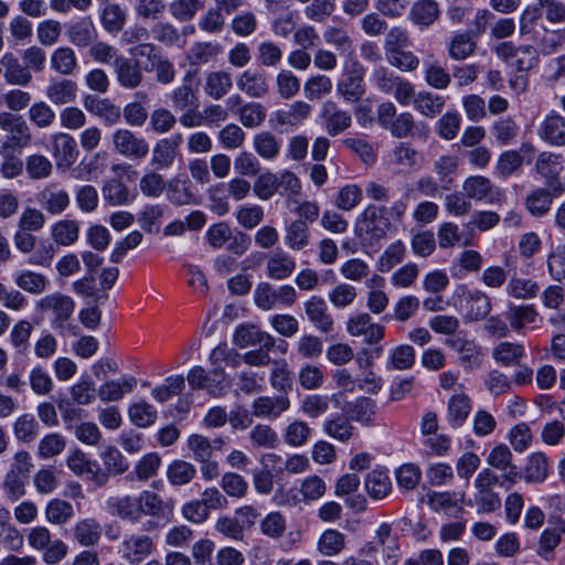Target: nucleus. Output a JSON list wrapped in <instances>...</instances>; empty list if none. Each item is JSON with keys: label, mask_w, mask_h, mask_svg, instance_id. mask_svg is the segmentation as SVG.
I'll list each match as a JSON object with an SVG mask.
<instances>
[{"label": "nucleus", "mask_w": 565, "mask_h": 565, "mask_svg": "<svg viewBox=\"0 0 565 565\" xmlns=\"http://www.w3.org/2000/svg\"><path fill=\"white\" fill-rule=\"evenodd\" d=\"M391 226L387 207L370 204L358 217L355 233L362 242L374 245L386 236Z\"/></svg>", "instance_id": "f257e3e1"}, {"label": "nucleus", "mask_w": 565, "mask_h": 565, "mask_svg": "<svg viewBox=\"0 0 565 565\" xmlns=\"http://www.w3.org/2000/svg\"><path fill=\"white\" fill-rule=\"evenodd\" d=\"M454 300L459 313L470 321L482 320L491 310L489 296L481 290L470 289L467 285L457 286Z\"/></svg>", "instance_id": "f03ea898"}, {"label": "nucleus", "mask_w": 565, "mask_h": 565, "mask_svg": "<svg viewBox=\"0 0 565 565\" xmlns=\"http://www.w3.org/2000/svg\"><path fill=\"white\" fill-rule=\"evenodd\" d=\"M0 129L6 132V139L0 145L3 151L18 150V153L32 143L33 136L30 126L21 115L8 111L0 113Z\"/></svg>", "instance_id": "7ed1b4c3"}, {"label": "nucleus", "mask_w": 565, "mask_h": 565, "mask_svg": "<svg viewBox=\"0 0 565 565\" xmlns=\"http://www.w3.org/2000/svg\"><path fill=\"white\" fill-rule=\"evenodd\" d=\"M365 68L358 57L347 58L343 73L337 83V93L348 103H358L365 94Z\"/></svg>", "instance_id": "20e7f679"}, {"label": "nucleus", "mask_w": 565, "mask_h": 565, "mask_svg": "<svg viewBox=\"0 0 565 565\" xmlns=\"http://www.w3.org/2000/svg\"><path fill=\"white\" fill-rule=\"evenodd\" d=\"M297 300V291L290 285L275 288L268 282H260L254 290L255 305L263 310H271L278 305L291 307Z\"/></svg>", "instance_id": "39448f33"}, {"label": "nucleus", "mask_w": 565, "mask_h": 565, "mask_svg": "<svg viewBox=\"0 0 565 565\" xmlns=\"http://www.w3.org/2000/svg\"><path fill=\"white\" fill-rule=\"evenodd\" d=\"M156 548L151 536L141 533L126 534L119 545L121 558L130 565H139L148 558Z\"/></svg>", "instance_id": "423d86ee"}, {"label": "nucleus", "mask_w": 565, "mask_h": 565, "mask_svg": "<svg viewBox=\"0 0 565 565\" xmlns=\"http://www.w3.org/2000/svg\"><path fill=\"white\" fill-rule=\"evenodd\" d=\"M111 141L117 153L132 160H141L149 153L148 141L126 128L117 129L111 136Z\"/></svg>", "instance_id": "0eeeda50"}, {"label": "nucleus", "mask_w": 565, "mask_h": 565, "mask_svg": "<svg viewBox=\"0 0 565 565\" xmlns=\"http://www.w3.org/2000/svg\"><path fill=\"white\" fill-rule=\"evenodd\" d=\"M427 504L429 508L438 513H444L448 516H459L463 512V505H472V501H466L465 492L443 491V492H428L426 493Z\"/></svg>", "instance_id": "6e6552de"}, {"label": "nucleus", "mask_w": 565, "mask_h": 565, "mask_svg": "<svg viewBox=\"0 0 565 565\" xmlns=\"http://www.w3.org/2000/svg\"><path fill=\"white\" fill-rule=\"evenodd\" d=\"M183 142V136L180 132L158 140L152 149L151 164L156 170H167L171 168L180 154V146Z\"/></svg>", "instance_id": "1a4fd4ad"}, {"label": "nucleus", "mask_w": 565, "mask_h": 565, "mask_svg": "<svg viewBox=\"0 0 565 565\" xmlns=\"http://www.w3.org/2000/svg\"><path fill=\"white\" fill-rule=\"evenodd\" d=\"M347 331L352 337H363L367 344L379 343L385 334L384 326L375 323L369 313H359L349 318Z\"/></svg>", "instance_id": "9d476101"}, {"label": "nucleus", "mask_w": 565, "mask_h": 565, "mask_svg": "<svg viewBox=\"0 0 565 565\" xmlns=\"http://www.w3.org/2000/svg\"><path fill=\"white\" fill-rule=\"evenodd\" d=\"M320 117L324 121L326 131L331 137L340 135L352 125L351 114L341 109L333 100H327L322 104Z\"/></svg>", "instance_id": "9b49d317"}, {"label": "nucleus", "mask_w": 565, "mask_h": 565, "mask_svg": "<svg viewBox=\"0 0 565 565\" xmlns=\"http://www.w3.org/2000/svg\"><path fill=\"white\" fill-rule=\"evenodd\" d=\"M308 320L322 333H331L334 330V320L328 310L326 300L320 296H311L303 303Z\"/></svg>", "instance_id": "f8f14e48"}, {"label": "nucleus", "mask_w": 565, "mask_h": 565, "mask_svg": "<svg viewBox=\"0 0 565 565\" xmlns=\"http://www.w3.org/2000/svg\"><path fill=\"white\" fill-rule=\"evenodd\" d=\"M113 65L116 79L121 87L135 89L142 83L143 73L138 61L119 55Z\"/></svg>", "instance_id": "ddd939ff"}, {"label": "nucleus", "mask_w": 565, "mask_h": 565, "mask_svg": "<svg viewBox=\"0 0 565 565\" xmlns=\"http://www.w3.org/2000/svg\"><path fill=\"white\" fill-rule=\"evenodd\" d=\"M507 317L511 328L523 333L540 328L543 321L532 305L510 306Z\"/></svg>", "instance_id": "4468645a"}, {"label": "nucleus", "mask_w": 565, "mask_h": 565, "mask_svg": "<svg viewBox=\"0 0 565 565\" xmlns=\"http://www.w3.org/2000/svg\"><path fill=\"white\" fill-rule=\"evenodd\" d=\"M537 135L542 141L550 146L565 145V117L555 110H551L541 121Z\"/></svg>", "instance_id": "2eb2a0df"}, {"label": "nucleus", "mask_w": 565, "mask_h": 565, "mask_svg": "<svg viewBox=\"0 0 565 565\" xmlns=\"http://www.w3.org/2000/svg\"><path fill=\"white\" fill-rule=\"evenodd\" d=\"M36 201L49 214L56 215L67 209L70 195L58 183H50L36 194Z\"/></svg>", "instance_id": "dca6fc26"}, {"label": "nucleus", "mask_w": 565, "mask_h": 565, "mask_svg": "<svg viewBox=\"0 0 565 565\" xmlns=\"http://www.w3.org/2000/svg\"><path fill=\"white\" fill-rule=\"evenodd\" d=\"M103 527L95 518H84L75 522L70 530V535L74 542L83 547H94L99 544Z\"/></svg>", "instance_id": "f3484780"}, {"label": "nucleus", "mask_w": 565, "mask_h": 565, "mask_svg": "<svg viewBox=\"0 0 565 565\" xmlns=\"http://www.w3.org/2000/svg\"><path fill=\"white\" fill-rule=\"evenodd\" d=\"M237 88L252 98H263L269 93V83L264 72L247 68L236 78Z\"/></svg>", "instance_id": "a211bd4d"}, {"label": "nucleus", "mask_w": 565, "mask_h": 565, "mask_svg": "<svg viewBox=\"0 0 565 565\" xmlns=\"http://www.w3.org/2000/svg\"><path fill=\"white\" fill-rule=\"evenodd\" d=\"M233 341L239 348L258 344L267 350H274L276 344V339L271 334L260 330L255 324L238 326L234 332Z\"/></svg>", "instance_id": "6ab92c4d"}, {"label": "nucleus", "mask_w": 565, "mask_h": 565, "mask_svg": "<svg viewBox=\"0 0 565 565\" xmlns=\"http://www.w3.org/2000/svg\"><path fill=\"white\" fill-rule=\"evenodd\" d=\"M40 306L43 310H51L53 312V324L56 328H63L65 322L72 317L75 309L73 299L58 292L42 298Z\"/></svg>", "instance_id": "aec40b11"}, {"label": "nucleus", "mask_w": 565, "mask_h": 565, "mask_svg": "<svg viewBox=\"0 0 565 565\" xmlns=\"http://www.w3.org/2000/svg\"><path fill=\"white\" fill-rule=\"evenodd\" d=\"M290 407V399L286 395L259 396L252 404L253 415L258 418H278Z\"/></svg>", "instance_id": "412c9836"}, {"label": "nucleus", "mask_w": 565, "mask_h": 565, "mask_svg": "<svg viewBox=\"0 0 565 565\" xmlns=\"http://www.w3.org/2000/svg\"><path fill=\"white\" fill-rule=\"evenodd\" d=\"M53 156L57 166L70 168L75 163L78 157V150L75 139L65 132H57L52 136Z\"/></svg>", "instance_id": "4be33fe9"}, {"label": "nucleus", "mask_w": 565, "mask_h": 565, "mask_svg": "<svg viewBox=\"0 0 565 565\" xmlns=\"http://www.w3.org/2000/svg\"><path fill=\"white\" fill-rule=\"evenodd\" d=\"M140 519L143 515L154 519L167 518L173 511V504L164 501L157 492L143 490L138 495Z\"/></svg>", "instance_id": "5701e85b"}, {"label": "nucleus", "mask_w": 565, "mask_h": 565, "mask_svg": "<svg viewBox=\"0 0 565 565\" xmlns=\"http://www.w3.org/2000/svg\"><path fill=\"white\" fill-rule=\"evenodd\" d=\"M84 106L105 126H115L121 120V108L108 98L87 97L84 100Z\"/></svg>", "instance_id": "b1692460"}, {"label": "nucleus", "mask_w": 565, "mask_h": 565, "mask_svg": "<svg viewBox=\"0 0 565 565\" xmlns=\"http://www.w3.org/2000/svg\"><path fill=\"white\" fill-rule=\"evenodd\" d=\"M77 84L68 78H53L45 88L46 98L56 106L67 105L77 97Z\"/></svg>", "instance_id": "393cba45"}, {"label": "nucleus", "mask_w": 565, "mask_h": 565, "mask_svg": "<svg viewBox=\"0 0 565 565\" xmlns=\"http://www.w3.org/2000/svg\"><path fill=\"white\" fill-rule=\"evenodd\" d=\"M534 148L531 143H522L520 150H507L502 152L495 163L494 173L499 178H509L516 172L523 162L521 153L532 154Z\"/></svg>", "instance_id": "a878e982"}, {"label": "nucleus", "mask_w": 565, "mask_h": 565, "mask_svg": "<svg viewBox=\"0 0 565 565\" xmlns=\"http://www.w3.org/2000/svg\"><path fill=\"white\" fill-rule=\"evenodd\" d=\"M167 200L177 206L189 205L194 202L191 181L182 174L171 178L166 183Z\"/></svg>", "instance_id": "bb28decb"}, {"label": "nucleus", "mask_w": 565, "mask_h": 565, "mask_svg": "<svg viewBox=\"0 0 565 565\" xmlns=\"http://www.w3.org/2000/svg\"><path fill=\"white\" fill-rule=\"evenodd\" d=\"M551 463L544 452H532L525 459L523 480L526 483H542L550 476Z\"/></svg>", "instance_id": "cd10ccee"}, {"label": "nucleus", "mask_w": 565, "mask_h": 565, "mask_svg": "<svg viewBox=\"0 0 565 565\" xmlns=\"http://www.w3.org/2000/svg\"><path fill=\"white\" fill-rule=\"evenodd\" d=\"M233 87L232 74L225 70L210 71L204 78V93L214 100L222 99Z\"/></svg>", "instance_id": "c85d7f7f"}, {"label": "nucleus", "mask_w": 565, "mask_h": 565, "mask_svg": "<svg viewBox=\"0 0 565 565\" xmlns=\"http://www.w3.org/2000/svg\"><path fill=\"white\" fill-rule=\"evenodd\" d=\"M0 65L4 68V79L8 84L26 86L31 83L32 74L13 53H4L0 58Z\"/></svg>", "instance_id": "c756f323"}, {"label": "nucleus", "mask_w": 565, "mask_h": 565, "mask_svg": "<svg viewBox=\"0 0 565 565\" xmlns=\"http://www.w3.org/2000/svg\"><path fill=\"white\" fill-rule=\"evenodd\" d=\"M347 416L364 426H372L375 423L376 403L370 397H358L349 402L344 407Z\"/></svg>", "instance_id": "7c9ffc66"}, {"label": "nucleus", "mask_w": 565, "mask_h": 565, "mask_svg": "<svg viewBox=\"0 0 565 565\" xmlns=\"http://www.w3.org/2000/svg\"><path fill=\"white\" fill-rule=\"evenodd\" d=\"M323 39L327 44L335 47V50L344 54L347 58L356 57L354 41L347 29L330 25L324 30Z\"/></svg>", "instance_id": "2f4dec72"}, {"label": "nucleus", "mask_w": 565, "mask_h": 565, "mask_svg": "<svg viewBox=\"0 0 565 565\" xmlns=\"http://www.w3.org/2000/svg\"><path fill=\"white\" fill-rule=\"evenodd\" d=\"M137 386V379L122 376L120 380H111L99 386L97 394L103 402H116L124 397L125 393L131 392Z\"/></svg>", "instance_id": "473e14b6"}, {"label": "nucleus", "mask_w": 565, "mask_h": 565, "mask_svg": "<svg viewBox=\"0 0 565 565\" xmlns=\"http://www.w3.org/2000/svg\"><path fill=\"white\" fill-rule=\"evenodd\" d=\"M323 431L331 438L342 443L349 441L355 435L351 419L342 414H334L324 420Z\"/></svg>", "instance_id": "72a5a7b5"}, {"label": "nucleus", "mask_w": 565, "mask_h": 565, "mask_svg": "<svg viewBox=\"0 0 565 565\" xmlns=\"http://www.w3.org/2000/svg\"><path fill=\"white\" fill-rule=\"evenodd\" d=\"M192 78L193 75L188 73L183 78L182 85L173 90L171 100L175 110L199 108V96L193 88Z\"/></svg>", "instance_id": "f704fd0d"}, {"label": "nucleus", "mask_w": 565, "mask_h": 565, "mask_svg": "<svg viewBox=\"0 0 565 565\" xmlns=\"http://www.w3.org/2000/svg\"><path fill=\"white\" fill-rule=\"evenodd\" d=\"M44 515L47 523L53 525H64L75 515L72 503L66 500L54 498L50 500L44 508Z\"/></svg>", "instance_id": "c9c22d12"}, {"label": "nucleus", "mask_w": 565, "mask_h": 565, "mask_svg": "<svg viewBox=\"0 0 565 565\" xmlns=\"http://www.w3.org/2000/svg\"><path fill=\"white\" fill-rule=\"evenodd\" d=\"M111 513L122 520L132 523L140 521L139 500L138 497L125 495L121 498H111L108 501Z\"/></svg>", "instance_id": "e433bc0d"}, {"label": "nucleus", "mask_w": 565, "mask_h": 565, "mask_svg": "<svg viewBox=\"0 0 565 565\" xmlns=\"http://www.w3.org/2000/svg\"><path fill=\"white\" fill-rule=\"evenodd\" d=\"M67 35L75 46L87 47L97 38V30L89 18H84L70 26Z\"/></svg>", "instance_id": "4c0bfd02"}, {"label": "nucleus", "mask_w": 565, "mask_h": 565, "mask_svg": "<svg viewBox=\"0 0 565 565\" xmlns=\"http://www.w3.org/2000/svg\"><path fill=\"white\" fill-rule=\"evenodd\" d=\"M253 147L262 159L274 161L280 153L281 141L273 132L262 131L254 136Z\"/></svg>", "instance_id": "58836bf2"}, {"label": "nucleus", "mask_w": 565, "mask_h": 565, "mask_svg": "<svg viewBox=\"0 0 565 565\" xmlns=\"http://www.w3.org/2000/svg\"><path fill=\"white\" fill-rule=\"evenodd\" d=\"M296 268L295 259L285 252L275 253L266 264V274L275 280L288 278Z\"/></svg>", "instance_id": "ea45409f"}, {"label": "nucleus", "mask_w": 565, "mask_h": 565, "mask_svg": "<svg viewBox=\"0 0 565 565\" xmlns=\"http://www.w3.org/2000/svg\"><path fill=\"white\" fill-rule=\"evenodd\" d=\"M285 241L292 250H301L310 243V230L306 221L294 220L285 230Z\"/></svg>", "instance_id": "a19ab883"}, {"label": "nucleus", "mask_w": 565, "mask_h": 565, "mask_svg": "<svg viewBox=\"0 0 565 565\" xmlns=\"http://www.w3.org/2000/svg\"><path fill=\"white\" fill-rule=\"evenodd\" d=\"M374 540L382 547L383 553L386 554L387 565H396L399 547L397 537L392 534V526L387 523H382L375 532Z\"/></svg>", "instance_id": "79ce46f5"}, {"label": "nucleus", "mask_w": 565, "mask_h": 565, "mask_svg": "<svg viewBox=\"0 0 565 565\" xmlns=\"http://www.w3.org/2000/svg\"><path fill=\"white\" fill-rule=\"evenodd\" d=\"M104 200L110 205H126L134 200L128 186L119 179L113 178L104 182L102 188Z\"/></svg>", "instance_id": "37998d69"}, {"label": "nucleus", "mask_w": 565, "mask_h": 565, "mask_svg": "<svg viewBox=\"0 0 565 565\" xmlns=\"http://www.w3.org/2000/svg\"><path fill=\"white\" fill-rule=\"evenodd\" d=\"M347 545V537L343 533L334 529L326 530L317 543L318 551L328 557L339 555Z\"/></svg>", "instance_id": "c03bdc74"}, {"label": "nucleus", "mask_w": 565, "mask_h": 565, "mask_svg": "<svg viewBox=\"0 0 565 565\" xmlns=\"http://www.w3.org/2000/svg\"><path fill=\"white\" fill-rule=\"evenodd\" d=\"M222 52L221 44L216 42H195L190 47L186 58L191 65H203L215 60Z\"/></svg>", "instance_id": "a18cd8bd"}, {"label": "nucleus", "mask_w": 565, "mask_h": 565, "mask_svg": "<svg viewBox=\"0 0 565 565\" xmlns=\"http://www.w3.org/2000/svg\"><path fill=\"white\" fill-rule=\"evenodd\" d=\"M311 106L302 100H297L288 106L287 109L276 111V120L280 126H296L309 117Z\"/></svg>", "instance_id": "49530a36"}, {"label": "nucleus", "mask_w": 565, "mask_h": 565, "mask_svg": "<svg viewBox=\"0 0 565 565\" xmlns=\"http://www.w3.org/2000/svg\"><path fill=\"white\" fill-rule=\"evenodd\" d=\"M535 169L545 180H554L564 169L563 157L548 151L542 152L536 159Z\"/></svg>", "instance_id": "de8ad7c7"}, {"label": "nucleus", "mask_w": 565, "mask_h": 565, "mask_svg": "<svg viewBox=\"0 0 565 565\" xmlns=\"http://www.w3.org/2000/svg\"><path fill=\"white\" fill-rule=\"evenodd\" d=\"M365 488L370 497L374 500H381L392 491V481L384 470H372L365 479Z\"/></svg>", "instance_id": "09e8293b"}, {"label": "nucleus", "mask_w": 565, "mask_h": 565, "mask_svg": "<svg viewBox=\"0 0 565 565\" xmlns=\"http://www.w3.org/2000/svg\"><path fill=\"white\" fill-rule=\"evenodd\" d=\"M471 412V401L468 395L454 394L448 402V420L455 428L460 427Z\"/></svg>", "instance_id": "8fccbe9b"}, {"label": "nucleus", "mask_w": 565, "mask_h": 565, "mask_svg": "<svg viewBox=\"0 0 565 565\" xmlns=\"http://www.w3.org/2000/svg\"><path fill=\"white\" fill-rule=\"evenodd\" d=\"M196 476L195 467L185 460H173L167 468V479L173 487L190 483Z\"/></svg>", "instance_id": "3c124183"}, {"label": "nucleus", "mask_w": 565, "mask_h": 565, "mask_svg": "<svg viewBox=\"0 0 565 565\" xmlns=\"http://www.w3.org/2000/svg\"><path fill=\"white\" fill-rule=\"evenodd\" d=\"M51 66L61 75L67 76L73 74L78 67L74 50L68 46L56 49L51 56Z\"/></svg>", "instance_id": "603ef678"}, {"label": "nucleus", "mask_w": 565, "mask_h": 565, "mask_svg": "<svg viewBox=\"0 0 565 565\" xmlns=\"http://www.w3.org/2000/svg\"><path fill=\"white\" fill-rule=\"evenodd\" d=\"M39 433L40 425L32 414H22L13 423V434L19 441L30 444L38 438Z\"/></svg>", "instance_id": "864d4df0"}, {"label": "nucleus", "mask_w": 565, "mask_h": 565, "mask_svg": "<svg viewBox=\"0 0 565 565\" xmlns=\"http://www.w3.org/2000/svg\"><path fill=\"white\" fill-rule=\"evenodd\" d=\"M100 22L106 32L119 33L126 23V13L118 3H107L100 13Z\"/></svg>", "instance_id": "5fc2aeb1"}, {"label": "nucleus", "mask_w": 565, "mask_h": 565, "mask_svg": "<svg viewBox=\"0 0 565 565\" xmlns=\"http://www.w3.org/2000/svg\"><path fill=\"white\" fill-rule=\"evenodd\" d=\"M210 210L218 216L230 212V192L226 182H218L211 185L207 190Z\"/></svg>", "instance_id": "6e6d98bb"}, {"label": "nucleus", "mask_w": 565, "mask_h": 565, "mask_svg": "<svg viewBox=\"0 0 565 565\" xmlns=\"http://www.w3.org/2000/svg\"><path fill=\"white\" fill-rule=\"evenodd\" d=\"M100 458L104 465L103 470L107 472L108 478L122 475L129 469V462L115 446L106 447L100 454Z\"/></svg>", "instance_id": "4d7b16f0"}, {"label": "nucleus", "mask_w": 565, "mask_h": 565, "mask_svg": "<svg viewBox=\"0 0 565 565\" xmlns=\"http://www.w3.org/2000/svg\"><path fill=\"white\" fill-rule=\"evenodd\" d=\"M462 190L468 199L475 201L488 200L491 202L488 198L492 190V183L486 177L472 175L467 178L462 184Z\"/></svg>", "instance_id": "13d9d810"}, {"label": "nucleus", "mask_w": 565, "mask_h": 565, "mask_svg": "<svg viewBox=\"0 0 565 565\" xmlns=\"http://www.w3.org/2000/svg\"><path fill=\"white\" fill-rule=\"evenodd\" d=\"M507 294L515 299H532L539 290V284L530 278L513 276L505 287Z\"/></svg>", "instance_id": "bf43d9fd"}, {"label": "nucleus", "mask_w": 565, "mask_h": 565, "mask_svg": "<svg viewBox=\"0 0 565 565\" xmlns=\"http://www.w3.org/2000/svg\"><path fill=\"white\" fill-rule=\"evenodd\" d=\"M246 132L237 124H227L217 132V141L225 150H236L244 146Z\"/></svg>", "instance_id": "052dcab7"}, {"label": "nucleus", "mask_w": 565, "mask_h": 565, "mask_svg": "<svg viewBox=\"0 0 565 565\" xmlns=\"http://www.w3.org/2000/svg\"><path fill=\"white\" fill-rule=\"evenodd\" d=\"M249 440L254 448L274 449L279 438L274 428L266 424H257L249 431Z\"/></svg>", "instance_id": "680f3d73"}, {"label": "nucleus", "mask_w": 565, "mask_h": 565, "mask_svg": "<svg viewBox=\"0 0 565 565\" xmlns=\"http://www.w3.org/2000/svg\"><path fill=\"white\" fill-rule=\"evenodd\" d=\"M483 264L482 256L477 250L468 249L460 254L458 262L454 265L452 275L459 279L470 273L478 271Z\"/></svg>", "instance_id": "e2e57ef3"}, {"label": "nucleus", "mask_w": 565, "mask_h": 565, "mask_svg": "<svg viewBox=\"0 0 565 565\" xmlns=\"http://www.w3.org/2000/svg\"><path fill=\"white\" fill-rule=\"evenodd\" d=\"M54 242L62 246H70L78 239L79 226L74 220H62L52 227Z\"/></svg>", "instance_id": "0e129e2a"}, {"label": "nucleus", "mask_w": 565, "mask_h": 565, "mask_svg": "<svg viewBox=\"0 0 565 565\" xmlns=\"http://www.w3.org/2000/svg\"><path fill=\"white\" fill-rule=\"evenodd\" d=\"M333 84L329 76L317 74L310 76L303 86V93L308 100H319L329 95L332 90Z\"/></svg>", "instance_id": "69168bd1"}, {"label": "nucleus", "mask_w": 565, "mask_h": 565, "mask_svg": "<svg viewBox=\"0 0 565 565\" xmlns=\"http://www.w3.org/2000/svg\"><path fill=\"white\" fill-rule=\"evenodd\" d=\"M28 117L36 128L47 129L54 124L56 115L47 103L41 100L30 106Z\"/></svg>", "instance_id": "338daca9"}, {"label": "nucleus", "mask_w": 565, "mask_h": 565, "mask_svg": "<svg viewBox=\"0 0 565 565\" xmlns=\"http://www.w3.org/2000/svg\"><path fill=\"white\" fill-rule=\"evenodd\" d=\"M311 431V428L306 422L295 419L287 425L282 436L287 445L297 448L308 443Z\"/></svg>", "instance_id": "774afa93"}]
</instances>
